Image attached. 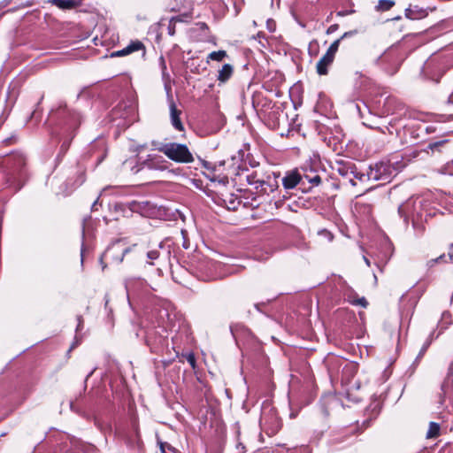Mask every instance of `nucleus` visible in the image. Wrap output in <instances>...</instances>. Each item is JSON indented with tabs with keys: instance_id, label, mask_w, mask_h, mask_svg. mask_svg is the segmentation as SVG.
<instances>
[{
	"instance_id": "35",
	"label": "nucleus",
	"mask_w": 453,
	"mask_h": 453,
	"mask_svg": "<svg viewBox=\"0 0 453 453\" xmlns=\"http://www.w3.org/2000/svg\"><path fill=\"white\" fill-rule=\"evenodd\" d=\"M77 319H78V325L76 327V331H80V330H81V328L83 326V320L81 316H78Z\"/></svg>"
},
{
	"instance_id": "13",
	"label": "nucleus",
	"mask_w": 453,
	"mask_h": 453,
	"mask_svg": "<svg viewBox=\"0 0 453 453\" xmlns=\"http://www.w3.org/2000/svg\"><path fill=\"white\" fill-rule=\"evenodd\" d=\"M145 285V280L142 278L130 277L125 280V288L127 296L135 293L140 288Z\"/></svg>"
},
{
	"instance_id": "22",
	"label": "nucleus",
	"mask_w": 453,
	"mask_h": 453,
	"mask_svg": "<svg viewBox=\"0 0 453 453\" xmlns=\"http://www.w3.org/2000/svg\"><path fill=\"white\" fill-rule=\"evenodd\" d=\"M395 5L393 0H380L376 5V10L379 12H387Z\"/></svg>"
},
{
	"instance_id": "7",
	"label": "nucleus",
	"mask_w": 453,
	"mask_h": 453,
	"mask_svg": "<svg viewBox=\"0 0 453 453\" xmlns=\"http://www.w3.org/2000/svg\"><path fill=\"white\" fill-rule=\"evenodd\" d=\"M165 90H166L167 97H168L169 102H170L169 107H170L171 123H172L173 127L176 130L183 131L184 130V127H183V124H182V122L180 120V116L181 114V111L177 109L176 104L173 102V96H172V94H171V90H172L171 87L169 85L165 84Z\"/></svg>"
},
{
	"instance_id": "23",
	"label": "nucleus",
	"mask_w": 453,
	"mask_h": 453,
	"mask_svg": "<svg viewBox=\"0 0 453 453\" xmlns=\"http://www.w3.org/2000/svg\"><path fill=\"white\" fill-rule=\"evenodd\" d=\"M450 313L449 311H443L441 314V322L440 323L441 330H444L447 328L448 325L450 323Z\"/></svg>"
},
{
	"instance_id": "32",
	"label": "nucleus",
	"mask_w": 453,
	"mask_h": 453,
	"mask_svg": "<svg viewBox=\"0 0 453 453\" xmlns=\"http://www.w3.org/2000/svg\"><path fill=\"white\" fill-rule=\"evenodd\" d=\"M339 26L337 24H334V25H331L327 30H326V34H333L334 33L335 31H337Z\"/></svg>"
},
{
	"instance_id": "24",
	"label": "nucleus",
	"mask_w": 453,
	"mask_h": 453,
	"mask_svg": "<svg viewBox=\"0 0 453 453\" xmlns=\"http://www.w3.org/2000/svg\"><path fill=\"white\" fill-rule=\"evenodd\" d=\"M340 42H341V39L335 40L333 43H331V45L329 46V48L327 49L326 53H327L330 56L334 58L335 54L339 49Z\"/></svg>"
},
{
	"instance_id": "52",
	"label": "nucleus",
	"mask_w": 453,
	"mask_h": 453,
	"mask_svg": "<svg viewBox=\"0 0 453 453\" xmlns=\"http://www.w3.org/2000/svg\"><path fill=\"white\" fill-rule=\"evenodd\" d=\"M93 372H94V371H91V372L87 375L86 380H88V377H90V376L92 375Z\"/></svg>"
},
{
	"instance_id": "41",
	"label": "nucleus",
	"mask_w": 453,
	"mask_h": 453,
	"mask_svg": "<svg viewBox=\"0 0 453 453\" xmlns=\"http://www.w3.org/2000/svg\"><path fill=\"white\" fill-rule=\"evenodd\" d=\"M403 210H404V205L402 204L398 207V212L401 216H403Z\"/></svg>"
},
{
	"instance_id": "26",
	"label": "nucleus",
	"mask_w": 453,
	"mask_h": 453,
	"mask_svg": "<svg viewBox=\"0 0 453 453\" xmlns=\"http://www.w3.org/2000/svg\"><path fill=\"white\" fill-rule=\"evenodd\" d=\"M168 35L173 36L175 34V21L171 19L167 27Z\"/></svg>"
},
{
	"instance_id": "28",
	"label": "nucleus",
	"mask_w": 453,
	"mask_h": 453,
	"mask_svg": "<svg viewBox=\"0 0 453 453\" xmlns=\"http://www.w3.org/2000/svg\"><path fill=\"white\" fill-rule=\"evenodd\" d=\"M159 448H160V451L161 453H166V450H173V447L166 443V442H160L159 443Z\"/></svg>"
},
{
	"instance_id": "37",
	"label": "nucleus",
	"mask_w": 453,
	"mask_h": 453,
	"mask_svg": "<svg viewBox=\"0 0 453 453\" xmlns=\"http://www.w3.org/2000/svg\"><path fill=\"white\" fill-rule=\"evenodd\" d=\"M267 28L272 32L274 31V23L271 20H268L267 21Z\"/></svg>"
},
{
	"instance_id": "46",
	"label": "nucleus",
	"mask_w": 453,
	"mask_h": 453,
	"mask_svg": "<svg viewBox=\"0 0 453 453\" xmlns=\"http://www.w3.org/2000/svg\"><path fill=\"white\" fill-rule=\"evenodd\" d=\"M203 166H204L206 169H212V170H214V167H211L210 163H208V162H204V163H203Z\"/></svg>"
},
{
	"instance_id": "34",
	"label": "nucleus",
	"mask_w": 453,
	"mask_h": 453,
	"mask_svg": "<svg viewBox=\"0 0 453 453\" xmlns=\"http://www.w3.org/2000/svg\"><path fill=\"white\" fill-rule=\"evenodd\" d=\"M429 344H430L429 342H426V343L422 346V348H421V349H420V351H419V353H418L420 357H424V355H425L426 351V350H427V349H428Z\"/></svg>"
},
{
	"instance_id": "29",
	"label": "nucleus",
	"mask_w": 453,
	"mask_h": 453,
	"mask_svg": "<svg viewBox=\"0 0 453 453\" xmlns=\"http://www.w3.org/2000/svg\"><path fill=\"white\" fill-rule=\"evenodd\" d=\"M159 63H160V65H161V68H162V74H163V77H165L166 75V65H165V58L164 57H160L159 58Z\"/></svg>"
},
{
	"instance_id": "50",
	"label": "nucleus",
	"mask_w": 453,
	"mask_h": 453,
	"mask_svg": "<svg viewBox=\"0 0 453 453\" xmlns=\"http://www.w3.org/2000/svg\"><path fill=\"white\" fill-rule=\"evenodd\" d=\"M448 103H452L453 104V100H452V96H450L448 99Z\"/></svg>"
},
{
	"instance_id": "53",
	"label": "nucleus",
	"mask_w": 453,
	"mask_h": 453,
	"mask_svg": "<svg viewBox=\"0 0 453 453\" xmlns=\"http://www.w3.org/2000/svg\"><path fill=\"white\" fill-rule=\"evenodd\" d=\"M76 344H77V341L75 342V343H73V345H72V347H71V348H72V349H73V348H74Z\"/></svg>"
},
{
	"instance_id": "33",
	"label": "nucleus",
	"mask_w": 453,
	"mask_h": 453,
	"mask_svg": "<svg viewBox=\"0 0 453 453\" xmlns=\"http://www.w3.org/2000/svg\"><path fill=\"white\" fill-rule=\"evenodd\" d=\"M337 171L342 176L348 175V169H346L345 166H343V165H340L338 167Z\"/></svg>"
},
{
	"instance_id": "38",
	"label": "nucleus",
	"mask_w": 453,
	"mask_h": 453,
	"mask_svg": "<svg viewBox=\"0 0 453 453\" xmlns=\"http://www.w3.org/2000/svg\"><path fill=\"white\" fill-rule=\"evenodd\" d=\"M423 357H420L419 354H418L417 357L415 358L413 364H412V366H417L418 365V363L420 362V360L422 359Z\"/></svg>"
},
{
	"instance_id": "42",
	"label": "nucleus",
	"mask_w": 453,
	"mask_h": 453,
	"mask_svg": "<svg viewBox=\"0 0 453 453\" xmlns=\"http://www.w3.org/2000/svg\"><path fill=\"white\" fill-rule=\"evenodd\" d=\"M98 201H99V197L96 198V200L93 203L92 206H91V209L92 211H95L96 210V204L98 203Z\"/></svg>"
},
{
	"instance_id": "31",
	"label": "nucleus",
	"mask_w": 453,
	"mask_h": 453,
	"mask_svg": "<svg viewBox=\"0 0 453 453\" xmlns=\"http://www.w3.org/2000/svg\"><path fill=\"white\" fill-rule=\"evenodd\" d=\"M187 361L190 364V365L192 367H195V365H196V358H195L194 354H192V353L188 354V357H187Z\"/></svg>"
},
{
	"instance_id": "47",
	"label": "nucleus",
	"mask_w": 453,
	"mask_h": 453,
	"mask_svg": "<svg viewBox=\"0 0 453 453\" xmlns=\"http://www.w3.org/2000/svg\"><path fill=\"white\" fill-rule=\"evenodd\" d=\"M236 327H237V326H230V331H231V333H232V334H233V336H234V337H235V328H236Z\"/></svg>"
},
{
	"instance_id": "18",
	"label": "nucleus",
	"mask_w": 453,
	"mask_h": 453,
	"mask_svg": "<svg viewBox=\"0 0 453 453\" xmlns=\"http://www.w3.org/2000/svg\"><path fill=\"white\" fill-rule=\"evenodd\" d=\"M302 183L304 184L305 180L311 183L313 187L319 186L321 182V178L316 171L310 170L306 172L303 176Z\"/></svg>"
},
{
	"instance_id": "6",
	"label": "nucleus",
	"mask_w": 453,
	"mask_h": 453,
	"mask_svg": "<svg viewBox=\"0 0 453 453\" xmlns=\"http://www.w3.org/2000/svg\"><path fill=\"white\" fill-rule=\"evenodd\" d=\"M8 164L11 165L12 174L17 175V178L19 179L16 188V190H18L22 186V184H20V180L25 176L24 167L26 165V157L21 153L13 154L9 157ZM12 178L16 179V176H13Z\"/></svg>"
},
{
	"instance_id": "27",
	"label": "nucleus",
	"mask_w": 453,
	"mask_h": 453,
	"mask_svg": "<svg viewBox=\"0 0 453 453\" xmlns=\"http://www.w3.org/2000/svg\"><path fill=\"white\" fill-rule=\"evenodd\" d=\"M158 257H159V251L157 250H150L147 252V257L150 260H155V259L158 258Z\"/></svg>"
},
{
	"instance_id": "5",
	"label": "nucleus",
	"mask_w": 453,
	"mask_h": 453,
	"mask_svg": "<svg viewBox=\"0 0 453 453\" xmlns=\"http://www.w3.org/2000/svg\"><path fill=\"white\" fill-rule=\"evenodd\" d=\"M165 163V160L161 156L150 154L140 165L132 167V171L134 173H139L143 168L163 171L166 169Z\"/></svg>"
},
{
	"instance_id": "9",
	"label": "nucleus",
	"mask_w": 453,
	"mask_h": 453,
	"mask_svg": "<svg viewBox=\"0 0 453 453\" xmlns=\"http://www.w3.org/2000/svg\"><path fill=\"white\" fill-rule=\"evenodd\" d=\"M263 175H265V173L260 171L256 170L250 173L247 170L242 172L240 176L244 178L247 183L250 186H253L257 192H258L259 186L263 182Z\"/></svg>"
},
{
	"instance_id": "39",
	"label": "nucleus",
	"mask_w": 453,
	"mask_h": 453,
	"mask_svg": "<svg viewBox=\"0 0 453 453\" xmlns=\"http://www.w3.org/2000/svg\"><path fill=\"white\" fill-rule=\"evenodd\" d=\"M353 34H355V32H354V31H349V32H346V33H344V34L342 35V37H341L340 39H341V41H342V39H344V38H346V37H348V36H350V35H352Z\"/></svg>"
},
{
	"instance_id": "49",
	"label": "nucleus",
	"mask_w": 453,
	"mask_h": 453,
	"mask_svg": "<svg viewBox=\"0 0 453 453\" xmlns=\"http://www.w3.org/2000/svg\"><path fill=\"white\" fill-rule=\"evenodd\" d=\"M100 263H101V265L103 266V269H104L105 268V265H104L103 257L100 258Z\"/></svg>"
},
{
	"instance_id": "3",
	"label": "nucleus",
	"mask_w": 453,
	"mask_h": 453,
	"mask_svg": "<svg viewBox=\"0 0 453 453\" xmlns=\"http://www.w3.org/2000/svg\"><path fill=\"white\" fill-rule=\"evenodd\" d=\"M260 426L262 429L269 435H274L281 426V422L273 410L268 413L263 411L260 418Z\"/></svg>"
},
{
	"instance_id": "19",
	"label": "nucleus",
	"mask_w": 453,
	"mask_h": 453,
	"mask_svg": "<svg viewBox=\"0 0 453 453\" xmlns=\"http://www.w3.org/2000/svg\"><path fill=\"white\" fill-rule=\"evenodd\" d=\"M52 3L63 10L72 9L79 5L80 1L77 0H53Z\"/></svg>"
},
{
	"instance_id": "21",
	"label": "nucleus",
	"mask_w": 453,
	"mask_h": 453,
	"mask_svg": "<svg viewBox=\"0 0 453 453\" xmlns=\"http://www.w3.org/2000/svg\"><path fill=\"white\" fill-rule=\"evenodd\" d=\"M440 434V425L436 422H430L426 433V438H436Z\"/></svg>"
},
{
	"instance_id": "36",
	"label": "nucleus",
	"mask_w": 453,
	"mask_h": 453,
	"mask_svg": "<svg viewBox=\"0 0 453 453\" xmlns=\"http://www.w3.org/2000/svg\"><path fill=\"white\" fill-rule=\"evenodd\" d=\"M370 407H372V411H375V415H377L379 413L380 410H379L378 403H374L371 404Z\"/></svg>"
},
{
	"instance_id": "15",
	"label": "nucleus",
	"mask_w": 453,
	"mask_h": 453,
	"mask_svg": "<svg viewBox=\"0 0 453 453\" xmlns=\"http://www.w3.org/2000/svg\"><path fill=\"white\" fill-rule=\"evenodd\" d=\"M140 50H144L143 43L142 42H140V41H134V42H131L124 49H122L120 50H118L115 53H113L112 56H118V57L126 56V55H128V54H130L132 52L138 51Z\"/></svg>"
},
{
	"instance_id": "4",
	"label": "nucleus",
	"mask_w": 453,
	"mask_h": 453,
	"mask_svg": "<svg viewBox=\"0 0 453 453\" xmlns=\"http://www.w3.org/2000/svg\"><path fill=\"white\" fill-rule=\"evenodd\" d=\"M394 171V168L388 162H379L370 168L368 177L374 180L389 181Z\"/></svg>"
},
{
	"instance_id": "2",
	"label": "nucleus",
	"mask_w": 453,
	"mask_h": 453,
	"mask_svg": "<svg viewBox=\"0 0 453 453\" xmlns=\"http://www.w3.org/2000/svg\"><path fill=\"white\" fill-rule=\"evenodd\" d=\"M158 150L176 163L188 164L194 161L192 153L185 144L169 142L163 144Z\"/></svg>"
},
{
	"instance_id": "45",
	"label": "nucleus",
	"mask_w": 453,
	"mask_h": 453,
	"mask_svg": "<svg viewBox=\"0 0 453 453\" xmlns=\"http://www.w3.org/2000/svg\"><path fill=\"white\" fill-rule=\"evenodd\" d=\"M145 339H146L147 344L150 345V344L151 337H150V335L149 334H146Z\"/></svg>"
},
{
	"instance_id": "14",
	"label": "nucleus",
	"mask_w": 453,
	"mask_h": 453,
	"mask_svg": "<svg viewBox=\"0 0 453 453\" xmlns=\"http://www.w3.org/2000/svg\"><path fill=\"white\" fill-rule=\"evenodd\" d=\"M334 58L327 53L322 56L316 65L317 73L319 75H326L328 73V67L333 64Z\"/></svg>"
},
{
	"instance_id": "1",
	"label": "nucleus",
	"mask_w": 453,
	"mask_h": 453,
	"mask_svg": "<svg viewBox=\"0 0 453 453\" xmlns=\"http://www.w3.org/2000/svg\"><path fill=\"white\" fill-rule=\"evenodd\" d=\"M51 118L58 120L54 133L62 140L60 152L65 154L75 135V131L81 125V117L78 112L64 106L59 107L56 111L52 112Z\"/></svg>"
},
{
	"instance_id": "48",
	"label": "nucleus",
	"mask_w": 453,
	"mask_h": 453,
	"mask_svg": "<svg viewBox=\"0 0 453 453\" xmlns=\"http://www.w3.org/2000/svg\"><path fill=\"white\" fill-rule=\"evenodd\" d=\"M364 260L367 265H370V261L367 257H364Z\"/></svg>"
},
{
	"instance_id": "43",
	"label": "nucleus",
	"mask_w": 453,
	"mask_h": 453,
	"mask_svg": "<svg viewBox=\"0 0 453 453\" xmlns=\"http://www.w3.org/2000/svg\"><path fill=\"white\" fill-rule=\"evenodd\" d=\"M98 201H99V197L96 198V200L93 203L92 206H91V209L92 211H95L96 210V204L98 203Z\"/></svg>"
},
{
	"instance_id": "25",
	"label": "nucleus",
	"mask_w": 453,
	"mask_h": 453,
	"mask_svg": "<svg viewBox=\"0 0 453 453\" xmlns=\"http://www.w3.org/2000/svg\"><path fill=\"white\" fill-rule=\"evenodd\" d=\"M349 302L354 305H360L365 308L368 305V303L365 297L357 298L355 300L349 299Z\"/></svg>"
},
{
	"instance_id": "16",
	"label": "nucleus",
	"mask_w": 453,
	"mask_h": 453,
	"mask_svg": "<svg viewBox=\"0 0 453 453\" xmlns=\"http://www.w3.org/2000/svg\"><path fill=\"white\" fill-rule=\"evenodd\" d=\"M380 61L381 62H388V61H393L395 67L392 70H388V72H390L391 73H394L395 72H396L399 65H400V62H401V58H400V56L398 55V53L395 50H388L387 52H385L380 58Z\"/></svg>"
},
{
	"instance_id": "51",
	"label": "nucleus",
	"mask_w": 453,
	"mask_h": 453,
	"mask_svg": "<svg viewBox=\"0 0 453 453\" xmlns=\"http://www.w3.org/2000/svg\"><path fill=\"white\" fill-rule=\"evenodd\" d=\"M219 181L221 182V180H219ZM226 182H227V179H226V178H224V179L222 180V183H224V184H225V183H226Z\"/></svg>"
},
{
	"instance_id": "30",
	"label": "nucleus",
	"mask_w": 453,
	"mask_h": 453,
	"mask_svg": "<svg viewBox=\"0 0 453 453\" xmlns=\"http://www.w3.org/2000/svg\"><path fill=\"white\" fill-rule=\"evenodd\" d=\"M355 11L354 10H344V11H339L336 12V15L339 16V17H344V16H347V15H349V14H352L354 13Z\"/></svg>"
},
{
	"instance_id": "8",
	"label": "nucleus",
	"mask_w": 453,
	"mask_h": 453,
	"mask_svg": "<svg viewBox=\"0 0 453 453\" xmlns=\"http://www.w3.org/2000/svg\"><path fill=\"white\" fill-rule=\"evenodd\" d=\"M280 174H265L263 175V182L259 186L258 193L270 194L276 190L279 187L278 178Z\"/></svg>"
},
{
	"instance_id": "10",
	"label": "nucleus",
	"mask_w": 453,
	"mask_h": 453,
	"mask_svg": "<svg viewBox=\"0 0 453 453\" xmlns=\"http://www.w3.org/2000/svg\"><path fill=\"white\" fill-rule=\"evenodd\" d=\"M431 9L423 8L418 5H410L405 9V17L409 19L417 20L426 18Z\"/></svg>"
},
{
	"instance_id": "17",
	"label": "nucleus",
	"mask_w": 453,
	"mask_h": 453,
	"mask_svg": "<svg viewBox=\"0 0 453 453\" xmlns=\"http://www.w3.org/2000/svg\"><path fill=\"white\" fill-rule=\"evenodd\" d=\"M234 66L230 64H225L219 71L217 80L219 83H226L233 75Z\"/></svg>"
},
{
	"instance_id": "40",
	"label": "nucleus",
	"mask_w": 453,
	"mask_h": 453,
	"mask_svg": "<svg viewBox=\"0 0 453 453\" xmlns=\"http://www.w3.org/2000/svg\"><path fill=\"white\" fill-rule=\"evenodd\" d=\"M444 257H445V256H444V255H441V256H440V257H438L436 259H433V260L429 261V264H430V265H433V264H434V263H436V262H438V261H440V260L443 259Z\"/></svg>"
},
{
	"instance_id": "20",
	"label": "nucleus",
	"mask_w": 453,
	"mask_h": 453,
	"mask_svg": "<svg viewBox=\"0 0 453 453\" xmlns=\"http://www.w3.org/2000/svg\"><path fill=\"white\" fill-rule=\"evenodd\" d=\"M226 56V51L223 50L212 51L208 55L207 62H209L210 60L221 62Z\"/></svg>"
},
{
	"instance_id": "12",
	"label": "nucleus",
	"mask_w": 453,
	"mask_h": 453,
	"mask_svg": "<svg viewBox=\"0 0 453 453\" xmlns=\"http://www.w3.org/2000/svg\"><path fill=\"white\" fill-rule=\"evenodd\" d=\"M448 140H439L436 142H430L425 149V152L431 156L443 153L447 150Z\"/></svg>"
},
{
	"instance_id": "11",
	"label": "nucleus",
	"mask_w": 453,
	"mask_h": 453,
	"mask_svg": "<svg viewBox=\"0 0 453 453\" xmlns=\"http://www.w3.org/2000/svg\"><path fill=\"white\" fill-rule=\"evenodd\" d=\"M303 178L298 173L297 171H292L286 174L285 177L282 178V185L286 189H292L297 184L302 183Z\"/></svg>"
},
{
	"instance_id": "44",
	"label": "nucleus",
	"mask_w": 453,
	"mask_h": 453,
	"mask_svg": "<svg viewBox=\"0 0 453 453\" xmlns=\"http://www.w3.org/2000/svg\"><path fill=\"white\" fill-rule=\"evenodd\" d=\"M129 251V249H125L123 251H122V256L121 257L119 258V262H122L123 261V258H124V256L126 253H127Z\"/></svg>"
}]
</instances>
